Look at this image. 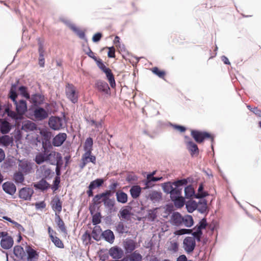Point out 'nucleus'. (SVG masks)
<instances>
[{
    "instance_id": "nucleus-2",
    "label": "nucleus",
    "mask_w": 261,
    "mask_h": 261,
    "mask_svg": "<svg viewBox=\"0 0 261 261\" xmlns=\"http://www.w3.org/2000/svg\"><path fill=\"white\" fill-rule=\"evenodd\" d=\"M65 92L67 97L73 103H75L78 101V92L76 91V88L70 84H67L65 88Z\"/></svg>"
},
{
    "instance_id": "nucleus-22",
    "label": "nucleus",
    "mask_w": 261,
    "mask_h": 261,
    "mask_svg": "<svg viewBox=\"0 0 261 261\" xmlns=\"http://www.w3.org/2000/svg\"><path fill=\"white\" fill-rule=\"evenodd\" d=\"M13 243V239L11 237H6L4 239H2L1 245L3 249H9L12 247Z\"/></svg>"
},
{
    "instance_id": "nucleus-46",
    "label": "nucleus",
    "mask_w": 261,
    "mask_h": 261,
    "mask_svg": "<svg viewBox=\"0 0 261 261\" xmlns=\"http://www.w3.org/2000/svg\"><path fill=\"white\" fill-rule=\"evenodd\" d=\"M193 229L195 230V231L192 232L191 234L192 235V237L194 238L195 240H196L198 242L200 241L201 237L202 234V230H200V229H198L196 227H195Z\"/></svg>"
},
{
    "instance_id": "nucleus-48",
    "label": "nucleus",
    "mask_w": 261,
    "mask_h": 261,
    "mask_svg": "<svg viewBox=\"0 0 261 261\" xmlns=\"http://www.w3.org/2000/svg\"><path fill=\"white\" fill-rule=\"evenodd\" d=\"M19 91H20V94L25 97L27 99H30V96L29 93L27 91V88L25 86H21L19 88Z\"/></svg>"
},
{
    "instance_id": "nucleus-15",
    "label": "nucleus",
    "mask_w": 261,
    "mask_h": 261,
    "mask_svg": "<svg viewBox=\"0 0 261 261\" xmlns=\"http://www.w3.org/2000/svg\"><path fill=\"white\" fill-rule=\"evenodd\" d=\"M3 190L7 194L13 195L15 194L16 191V188L15 185L11 182H6L3 184Z\"/></svg>"
},
{
    "instance_id": "nucleus-16",
    "label": "nucleus",
    "mask_w": 261,
    "mask_h": 261,
    "mask_svg": "<svg viewBox=\"0 0 261 261\" xmlns=\"http://www.w3.org/2000/svg\"><path fill=\"white\" fill-rule=\"evenodd\" d=\"M101 238L107 242L113 244L115 240V236L113 232L110 229H107L101 233Z\"/></svg>"
},
{
    "instance_id": "nucleus-36",
    "label": "nucleus",
    "mask_w": 261,
    "mask_h": 261,
    "mask_svg": "<svg viewBox=\"0 0 261 261\" xmlns=\"http://www.w3.org/2000/svg\"><path fill=\"white\" fill-rule=\"evenodd\" d=\"M30 99H31V101L35 105L41 104L43 100L42 96L39 94L33 95Z\"/></svg>"
},
{
    "instance_id": "nucleus-24",
    "label": "nucleus",
    "mask_w": 261,
    "mask_h": 261,
    "mask_svg": "<svg viewBox=\"0 0 261 261\" xmlns=\"http://www.w3.org/2000/svg\"><path fill=\"white\" fill-rule=\"evenodd\" d=\"M187 148L190 152L192 156H193L195 154H198L199 152V149L197 145L192 140H190L187 142Z\"/></svg>"
},
{
    "instance_id": "nucleus-59",
    "label": "nucleus",
    "mask_w": 261,
    "mask_h": 261,
    "mask_svg": "<svg viewBox=\"0 0 261 261\" xmlns=\"http://www.w3.org/2000/svg\"><path fill=\"white\" fill-rule=\"evenodd\" d=\"M63 165V161L62 160L61 162H58L57 164H55L54 165L56 166V173L58 176H59L61 175V168Z\"/></svg>"
},
{
    "instance_id": "nucleus-23",
    "label": "nucleus",
    "mask_w": 261,
    "mask_h": 261,
    "mask_svg": "<svg viewBox=\"0 0 261 261\" xmlns=\"http://www.w3.org/2000/svg\"><path fill=\"white\" fill-rule=\"evenodd\" d=\"M27 253L28 254V261H35L39 256L38 253L31 247H27Z\"/></svg>"
},
{
    "instance_id": "nucleus-4",
    "label": "nucleus",
    "mask_w": 261,
    "mask_h": 261,
    "mask_svg": "<svg viewBox=\"0 0 261 261\" xmlns=\"http://www.w3.org/2000/svg\"><path fill=\"white\" fill-rule=\"evenodd\" d=\"M191 135L198 143H202L206 138H211V135L207 132L197 130H192Z\"/></svg>"
},
{
    "instance_id": "nucleus-21",
    "label": "nucleus",
    "mask_w": 261,
    "mask_h": 261,
    "mask_svg": "<svg viewBox=\"0 0 261 261\" xmlns=\"http://www.w3.org/2000/svg\"><path fill=\"white\" fill-rule=\"evenodd\" d=\"M42 147L43 148V151L42 152L39 153L37 154L35 159V161L37 164H41L44 162H46V144L43 143Z\"/></svg>"
},
{
    "instance_id": "nucleus-11",
    "label": "nucleus",
    "mask_w": 261,
    "mask_h": 261,
    "mask_svg": "<svg viewBox=\"0 0 261 261\" xmlns=\"http://www.w3.org/2000/svg\"><path fill=\"white\" fill-rule=\"evenodd\" d=\"M110 256L115 259H119L123 255V251L120 248L115 246L112 247L109 250Z\"/></svg>"
},
{
    "instance_id": "nucleus-28",
    "label": "nucleus",
    "mask_w": 261,
    "mask_h": 261,
    "mask_svg": "<svg viewBox=\"0 0 261 261\" xmlns=\"http://www.w3.org/2000/svg\"><path fill=\"white\" fill-rule=\"evenodd\" d=\"M141 190L142 189L139 186L136 185L132 186L129 190L131 196L134 199H137L140 196Z\"/></svg>"
},
{
    "instance_id": "nucleus-60",
    "label": "nucleus",
    "mask_w": 261,
    "mask_h": 261,
    "mask_svg": "<svg viewBox=\"0 0 261 261\" xmlns=\"http://www.w3.org/2000/svg\"><path fill=\"white\" fill-rule=\"evenodd\" d=\"M45 51H39V64L41 67H43L44 65V54Z\"/></svg>"
},
{
    "instance_id": "nucleus-34",
    "label": "nucleus",
    "mask_w": 261,
    "mask_h": 261,
    "mask_svg": "<svg viewBox=\"0 0 261 261\" xmlns=\"http://www.w3.org/2000/svg\"><path fill=\"white\" fill-rule=\"evenodd\" d=\"M13 253L18 258L22 259L24 254L23 248L20 246H16L14 247Z\"/></svg>"
},
{
    "instance_id": "nucleus-50",
    "label": "nucleus",
    "mask_w": 261,
    "mask_h": 261,
    "mask_svg": "<svg viewBox=\"0 0 261 261\" xmlns=\"http://www.w3.org/2000/svg\"><path fill=\"white\" fill-rule=\"evenodd\" d=\"M143 182L145 185V187L142 189L143 191H148L149 188L152 187L154 186L152 182L150 181V179L147 178V177H146V179L143 180ZM143 192L144 191H143Z\"/></svg>"
},
{
    "instance_id": "nucleus-9",
    "label": "nucleus",
    "mask_w": 261,
    "mask_h": 261,
    "mask_svg": "<svg viewBox=\"0 0 261 261\" xmlns=\"http://www.w3.org/2000/svg\"><path fill=\"white\" fill-rule=\"evenodd\" d=\"M34 116L37 120L41 121L47 118L48 114L44 108L37 107L34 110Z\"/></svg>"
},
{
    "instance_id": "nucleus-27",
    "label": "nucleus",
    "mask_w": 261,
    "mask_h": 261,
    "mask_svg": "<svg viewBox=\"0 0 261 261\" xmlns=\"http://www.w3.org/2000/svg\"><path fill=\"white\" fill-rule=\"evenodd\" d=\"M116 197L117 201L119 203L124 204L127 201V195L122 191H118L116 192Z\"/></svg>"
},
{
    "instance_id": "nucleus-8",
    "label": "nucleus",
    "mask_w": 261,
    "mask_h": 261,
    "mask_svg": "<svg viewBox=\"0 0 261 261\" xmlns=\"http://www.w3.org/2000/svg\"><path fill=\"white\" fill-rule=\"evenodd\" d=\"M144 196L147 199L150 200L153 202H156L161 199L162 194L160 192L154 190H148V191H146Z\"/></svg>"
},
{
    "instance_id": "nucleus-30",
    "label": "nucleus",
    "mask_w": 261,
    "mask_h": 261,
    "mask_svg": "<svg viewBox=\"0 0 261 261\" xmlns=\"http://www.w3.org/2000/svg\"><path fill=\"white\" fill-rule=\"evenodd\" d=\"M34 187L37 189L44 191L49 188V184L45 179H41L34 185Z\"/></svg>"
},
{
    "instance_id": "nucleus-42",
    "label": "nucleus",
    "mask_w": 261,
    "mask_h": 261,
    "mask_svg": "<svg viewBox=\"0 0 261 261\" xmlns=\"http://www.w3.org/2000/svg\"><path fill=\"white\" fill-rule=\"evenodd\" d=\"M204 187L202 184H201L198 189V193L195 195L196 198L200 199L206 197L207 194L203 191Z\"/></svg>"
},
{
    "instance_id": "nucleus-62",
    "label": "nucleus",
    "mask_w": 261,
    "mask_h": 261,
    "mask_svg": "<svg viewBox=\"0 0 261 261\" xmlns=\"http://www.w3.org/2000/svg\"><path fill=\"white\" fill-rule=\"evenodd\" d=\"M23 127L29 128L31 130H33L36 128L35 124L31 121H28L25 123Z\"/></svg>"
},
{
    "instance_id": "nucleus-44",
    "label": "nucleus",
    "mask_w": 261,
    "mask_h": 261,
    "mask_svg": "<svg viewBox=\"0 0 261 261\" xmlns=\"http://www.w3.org/2000/svg\"><path fill=\"white\" fill-rule=\"evenodd\" d=\"M129 261H142V256L137 251L133 252L129 256Z\"/></svg>"
},
{
    "instance_id": "nucleus-57",
    "label": "nucleus",
    "mask_w": 261,
    "mask_h": 261,
    "mask_svg": "<svg viewBox=\"0 0 261 261\" xmlns=\"http://www.w3.org/2000/svg\"><path fill=\"white\" fill-rule=\"evenodd\" d=\"M152 72L160 78H163L165 73L164 71H160L158 67H154L152 69Z\"/></svg>"
},
{
    "instance_id": "nucleus-52",
    "label": "nucleus",
    "mask_w": 261,
    "mask_h": 261,
    "mask_svg": "<svg viewBox=\"0 0 261 261\" xmlns=\"http://www.w3.org/2000/svg\"><path fill=\"white\" fill-rule=\"evenodd\" d=\"M116 230L118 233L121 234L127 232L126 228L122 222H119L117 224L116 226Z\"/></svg>"
},
{
    "instance_id": "nucleus-40",
    "label": "nucleus",
    "mask_w": 261,
    "mask_h": 261,
    "mask_svg": "<svg viewBox=\"0 0 261 261\" xmlns=\"http://www.w3.org/2000/svg\"><path fill=\"white\" fill-rule=\"evenodd\" d=\"M186 208L189 213H192L197 207V203L195 201H189L186 204Z\"/></svg>"
},
{
    "instance_id": "nucleus-47",
    "label": "nucleus",
    "mask_w": 261,
    "mask_h": 261,
    "mask_svg": "<svg viewBox=\"0 0 261 261\" xmlns=\"http://www.w3.org/2000/svg\"><path fill=\"white\" fill-rule=\"evenodd\" d=\"M40 170L41 172L42 175L43 177L45 178L49 177L51 174V170L50 169V168L45 166H42L40 167Z\"/></svg>"
},
{
    "instance_id": "nucleus-38",
    "label": "nucleus",
    "mask_w": 261,
    "mask_h": 261,
    "mask_svg": "<svg viewBox=\"0 0 261 261\" xmlns=\"http://www.w3.org/2000/svg\"><path fill=\"white\" fill-rule=\"evenodd\" d=\"M182 218L183 217L178 212L174 213L172 215V220L177 225L182 224Z\"/></svg>"
},
{
    "instance_id": "nucleus-7",
    "label": "nucleus",
    "mask_w": 261,
    "mask_h": 261,
    "mask_svg": "<svg viewBox=\"0 0 261 261\" xmlns=\"http://www.w3.org/2000/svg\"><path fill=\"white\" fill-rule=\"evenodd\" d=\"M196 246V242L193 237H187L183 241V248L187 253L192 252Z\"/></svg>"
},
{
    "instance_id": "nucleus-13",
    "label": "nucleus",
    "mask_w": 261,
    "mask_h": 261,
    "mask_svg": "<svg viewBox=\"0 0 261 261\" xmlns=\"http://www.w3.org/2000/svg\"><path fill=\"white\" fill-rule=\"evenodd\" d=\"M95 87L98 91L106 94H108L110 90L108 83L101 80H98L96 82Z\"/></svg>"
},
{
    "instance_id": "nucleus-37",
    "label": "nucleus",
    "mask_w": 261,
    "mask_h": 261,
    "mask_svg": "<svg viewBox=\"0 0 261 261\" xmlns=\"http://www.w3.org/2000/svg\"><path fill=\"white\" fill-rule=\"evenodd\" d=\"M182 224L187 227H191L194 223L193 218L190 215H186L182 218Z\"/></svg>"
},
{
    "instance_id": "nucleus-29",
    "label": "nucleus",
    "mask_w": 261,
    "mask_h": 261,
    "mask_svg": "<svg viewBox=\"0 0 261 261\" xmlns=\"http://www.w3.org/2000/svg\"><path fill=\"white\" fill-rule=\"evenodd\" d=\"M171 199L173 202L175 207L178 208L182 207L185 203V198L181 195L177 196L176 198H171Z\"/></svg>"
},
{
    "instance_id": "nucleus-26",
    "label": "nucleus",
    "mask_w": 261,
    "mask_h": 261,
    "mask_svg": "<svg viewBox=\"0 0 261 261\" xmlns=\"http://www.w3.org/2000/svg\"><path fill=\"white\" fill-rule=\"evenodd\" d=\"M101 228L99 226L96 225L92 231V236L94 240L98 241L101 239Z\"/></svg>"
},
{
    "instance_id": "nucleus-35",
    "label": "nucleus",
    "mask_w": 261,
    "mask_h": 261,
    "mask_svg": "<svg viewBox=\"0 0 261 261\" xmlns=\"http://www.w3.org/2000/svg\"><path fill=\"white\" fill-rule=\"evenodd\" d=\"M93 141L92 138L89 137L85 141L84 148L85 152H92Z\"/></svg>"
},
{
    "instance_id": "nucleus-45",
    "label": "nucleus",
    "mask_w": 261,
    "mask_h": 261,
    "mask_svg": "<svg viewBox=\"0 0 261 261\" xmlns=\"http://www.w3.org/2000/svg\"><path fill=\"white\" fill-rule=\"evenodd\" d=\"M92 152H85V153L82 155L83 158H85L87 156V163L91 162L94 164H96V157L94 155L91 154Z\"/></svg>"
},
{
    "instance_id": "nucleus-17",
    "label": "nucleus",
    "mask_w": 261,
    "mask_h": 261,
    "mask_svg": "<svg viewBox=\"0 0 261 261\" xmlns=\"http://www.w3.org/2000/svg\"><path fill=\"white\" fill-rule=\"evenodd\" d=\"M124 248L126 253H132L136 248V243L133 240H126L124 242Z\"/></svg>"
},
{
    "instance_id": "nucleus-14",
    "label": "nucleus",
    "mask_w": 261,
    "mask_h": 261,
    "mask_svg": "<svg viewBox=\"0 0 261 261\" xmlns=\"http://www.w3.org/2000/svg\"><path fill=\"white\" fill-rule=\"evenodd\" d=\"M66 138L67 135L66 133H59L53 139V144L54 146H60L63 144Z\"/></svg>"
},
{
    "instance_id": "nucleus-64",
    "label": "nucleus",
    "mask_w": 261,
    "mask_h": 261,
    "mask_svg": "<svg viewBox=\"0 0 261 261\" xmlns=\"http://www.w3.org/2000/svg\"><path fill=\"white\" fill-rule=\"evenodd\" d=\"M12 224L14 225V227L16 228L19 232L24 231V229L21 224L15 221H14Z\"/></svg>"
},
{
    "instance_id": "nucleus-18",
    "label": "nucleus",
    "mask_w": 261,
    "mask_h": 261,
    "mask_svg": "<svg viewBox=\"0 0 261 261\" xmlns=\"http://www.w3.org/2000/svg\"><path fill=\"white\" fill-rule=\"evenodd\" d=\"M51 207L55 211L58 212L59 214L62 211V202L59 196H56L51 202Z\"/></svg>"
},
{
    "instance_id": "nucleus-32",
    "label": "nucleus",
    "mask_w": 261,
    "mask_h": 261,
    "mask_svg": "<svg viewBox=\"0 0 261 261\" xmlns=\"http://www.w3.org/2000/svg\"><path fill=\"white\" fill-rule=\"evenodd\" d=\"M12 142V138L8 135H4L0 137V145L4 146H8Z\"/></svg>"
},
{
    "instance_id": "nucleus-25",
    "label": "nucleus",
    "mask_w": 261,
    "mask_h": 261,
    "mask_svg": "<svg viewBox=\"0 0 261 261\" xmlns=\"http://www.w3.org/2000/svg\"><path fill=\"white\" fill-rule=\"evenodd\" d=\"M11 129L10 123L6 120L2 121L0 123V132L3 134H7L9 133Z\"/></svg>"
},
{
    "instance_id": "nucleus-54",
    "label": "nucleus",
    "mask_w": 261,
    "mask_h": 261,
    "mask_svg": "<svg viewBox=\"0 0 261 261\" xmlns=\"http://www.w3.org/2000/svg\"><path fill=\"white\" fill-rule=\"evenodd\" d=\"M102 199H103V195L101 193V194L96 195L93 198L92 201L94 204L98 205L102 202Z\"/></svg>"
},
{
    "instance_id": "nucleus-55",
    "label": "nucleus",
    "mask_w": 261,
    "mask_h": 261,
    "mask_svg": "<svg viewBox=\"0 0 261 261\" xmlns=\"http://www.w3.org/2000/svg\"><path fill=\"white\" fill-rule=\"evenodd\" d=\"M7 115L16 121L20 120L22 118L20 115L17 112L15 113V112L11 110L10 112H9Z\"/></svg>"
},
{
    "instance_id": "nucleus-10",
    "label": "nucleus",
    "mask_w": 261,
    "mask_h": 261,
    "mask_svg": "<svg viewBox=\"0 0 261 261\" xmlns=\"http://www.w3.org/2000/svg\"><path fill=\"white\" fill-rule=\"evenodd\" d=\"M34 193V190L32 188L24 187L21 189L19 192V197L25 200H29Z\"/></svg>"
},
{
    "instance_id": "nucleus-49",
    "label": "nucleus",
    "mask_w": 261,
    "mask_h": 261,
    "mask_svg": "<svg viewBox=\"0 0 261 261\" xmlns=\"http://www.w3.org/2000/svg\"><path fill=\"white\" fill-rule=\"evenodd\" d=\"M101 222V215L100 213H96L92 216V223L96 225Z\"/></svg>"
},
{
    "instance_id": "nucleus-6",
    "label": "nucleus",
    "mask_w": 261,
    "mask_h": 261,
    "mask_svg": "<svg viewBox=\"0 0 261 261\" xmlns=\"http://www.w3.org/2000/svg\"><path fill=\"white\" fill-rule=\"evenodd\" d=\"M18 171L27 175L31 173L33 169V164L28 160H18Z\"/></svg>"
},
{
    "instance_id": "nucleus-61",
    "label": "nucleus",
    "mask_w": 261,
    "mask_h": 261,
    "mask_svg": "<svg viewBox=\"0 0 261 261\" xmlns=\"http://www.w3.org/2000/svg\"><path fill=\"white\" fill-rule=\"evenodd\" d=\"M192 231V229H180L177 231L176 234L177 235H182L185 234H189L191 233Z\"/></svg>"
},
{
    "instance_id": "nucleus-58",
    "label": "nucleus",
    "mask_w": 261,
    "mask_h": 261,
    "mask_svg": "<svg viewBox=\"0 0 261 261\" xmlns=\"http://www.w3.org/2000/svg\"><path fill=\"white\" fill-rule=\"evenodd\" d=\"M107 78L110 83L111 87L112 88H115L116 86V83H115L114 76V75L113 74V73L109 76H107Z\"/></svg>"
},
{
    "instance_id": "nucleus-12",
    "label": "nucleus",
    "mask_w": 261,
    "mask_h": 261,
    "mask_svg": "<svg viewBox=\"0 0 261 261\" xmlns=\"http://www.w3.org/2000/svg\"><path fill=\"white\" fill-rule=\"evenodd\" d=\"M16 106V112L22 117L27 110V102L24 100H20L19 102L16 101V103H14Z\"/></svg>"
},
{
    "instance_id": "nucleus-20",
    "label": "nucleus",
    "mask_w": 261,
    "mask_h": 261,
    "mask_svg": "<svg viewBox=\"0 0 261 261\" xmlns=\"http://www.w3.org/2000/svg\"><path fill=\"white\" fill-rule=\"evenodd\" d=\"M102 201L103 202L105 207L107 208L110 213L116 211L115 207V201L114 198L102 199Z\"/></svg>"
},
{
    "instance_id": "nucleus-33",
    "label": "nucleus",
    "mask_w": 261,
    "mask_h": 261,
    "mask_svg": "<svg viewBox=\"0 0 261 261\" xmlns=\"http://www.w3.org/2000/svg\"><path fill=\"white\" fill-rule=\"evenodd\" d=\"M23 174H24L19 171H16L14 174L13 180L16 184H21L24 181V177Z\"/></svg>"
},
{
    "instance_id": "nucleus-56",
    "label": "nucleus",
    "mask_w": 261,
    "mask_h": 261,
    "mask_svg": "<svg viewBox=\"0 0 261 261\" xmlns=\"http://www.w3.org/2000/svg\"><path fill=\"white\" fill-rule=\"evenodd\" d=\"M207 226L206 220L205 218H203L199 222L198 225H197L195 227L198 229H200V230H202V229H204Z\"/></svg>"
},
{
    "instance_id": "nucleus-3",
    "label": "nucleus",
    "mask_w": 261,
    "mask_h": 261,
    "mask_svg": "<svg viewBox=\"0 0 261 261\" xmlns=\"http://www.w3.org/2000/svg\"><path fill=\"white\" fill-rule=\"evenodd\" d=\"M46 162H49L51 165H55L58 162L62 160V156L61 153L56 152L55 151H50L46 146Z\"/></svg>"
},
{
    "instance_id": "nucleus-1",
    "label": "nucleus",
    "mask_w": 261,
    "mask_h": 261,
    "mask_svg": "<svg viewBox=\"0 0 261 261\" xmlns=\"http://www.w3.org/2000/svg\"><path fill=\"white\" fill-rule=\"evenodd\" d=\"M188 184L187 179H181L173 182H165L162 184L164 192L170 194V198H176L181 195L182 186Z\"/></svg>"
},
{
    "instance_id": "nucleus-63",
    "label": "nucleus",
    "mask_w": 261,
    "mask_h": 261,
    "mask_svg": "<svg viewBox=\"0 0 261 261\" xmlns=\"http://www.w3.org/2000/svg\"><path fill=\"white\" fill-rule=\"evenodd\" d=\"M17 93L16 92L9 91V97L13 101L14 103H16V98L17 97Z\"/></svg>"
},
{
    "instance_id": "nucleus-19",
    "label": "nucleus",
    "mask_w": 261,
    "mask_h": 261,
    "mask_svg": "<svg viewBox=\"0 0 261 261\" xmlns=\"http://www.w3.org/2000/svg\"><path fill=\"white\" fill-rule=\"evenodd\" d=\"M66 23L69 28L72 30L80 39L87 41L85 34L83 31H81L73 23H71L69 22H67Z\"/></svg>"
},
{
    "instance_id": "nucleus-39",
    "label": "nucleus",
    "mask_w": 261,
    "mask_h": 261,
    "mask_svg": "<svg viewBox=\"0 0 261 261\" xmlns=\"http://www.w3.org/2000/svg\"><path fill=\"white\" fill-rule=\"evenodd\" d=\"M185 195L186 198H190L193 196L195 197L194 189L191 185H189L185 188Z\"/></svg>"
},
{
    "instance_id": "nucleus-51",
    "label": "nucleus",
    "mask_w": 261,
    "mask_h": 261,
    "mask_svg": "<svg viewBox=\"0 0 261 261\" xmlns=\"http://www.w3.org/2000/svg\"><path fill=\"white\" fill-rule=\"evenodd\" d=\"M120 214L122 218L128 220L130 216V211L127 208H123L120 210Z\"/></svg>"
},
{
    "instance_id": "nucleus-53",
    "label": "nucleus",
    "mask_w": 261,
    "mask_h": 261,
    "mask_svg": "<svg viewBox=\"0 0 261 261\" xmlns=\"http://www.w3.org/2000/svg\"><path fill=\"white\" fill-rule=\"evenodd\" d=\"M51 240L54 244L58 248H63L64 247V245L62 242L58 237H52Z\"/></svg>"
},
{
    "instance_id": "nucleus-31",
    "label": "nucleus",
    "mask_w": 261,
    "mask_h": 261,
    "mask_svg": "<svg viewBox=\"0 0 261 261\" xmlns=\"http://www.w3.org/2000/svg\"><path fill=\"white\" fill-rule=\"evenodd\" d=\"M56 218L55 221L56 223L58 225V227L61 230V231L63 232L66 233L67 230L66 227L65 226V224L62 220V219L60 217L59 215L57 213H56Z\"/></svg>"
},
{
    "instance_id": "nucleus-5",
    "label": "nucleus",
    "mask_w": 261,
    "mask_h": 261,
    "mask_svg": "<svg viewBox=\"0 0 261 261\" xmlns=\"http://www.w3.org/2000/svg\"><path fill=\"white\" fill-rule=\"evenodd\" d=\"M48 125L54 130H60L64 127V120L61 117L51 116L49 119Z\"/></svg>"
},
{
    "instance_id": "nucleus-43",
    "label": "nucleus",
    "mask_w": 261,
    "mask_h": 261,
    "mask_svg": "<svg viewBox=\"0 0 261 261\" xmlns=\"http://www.w3.org/2000/svg\"><path fill=\"white\" fill-rule=\"evenodd\" d=\"M197 209L201 213H204L207 210V202L205 199L202 200L197 204Z\"/></svg>"
},
{
    "instance_id": "nucleus-41",
    "label": "nucleus",
    "mask_w": 261,
    "mask_h": 261,
    "mask_svg": "<svg viewBox=\"0 0 261 261\" xmlns=\"http://www.w3.org/2000/svg\"><path fill=\"white\" fill-rule=\"evenodd\" d=\"M103 182L104 180L103 179L97 178L94 180L92 181L89 185V187H90L91 189H94L96 188L101 186L103 184Z\"/></svg>"
}]
</instances>
